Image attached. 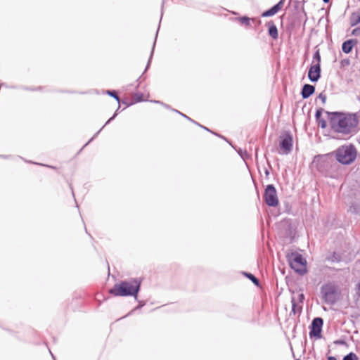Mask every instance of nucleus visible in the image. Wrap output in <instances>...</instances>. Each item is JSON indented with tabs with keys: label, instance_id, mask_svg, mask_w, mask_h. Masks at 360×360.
<instances>
[{
	"label": "nucleus",
	"instance_id": "f3484780",
	"mask_svg": "<svg viewBox=\"0 0 360 360\" xmlns=\"http://www.w3.org/2000/svg\"><path fill=\"white\" fill-rule=\"evenodd\" d=\"M360 23V11L356 13H353L350 17V25L352 27L356 26Z\"/></svg>",
	"mask_w": 360,
	"mask_h": 360
},
{
	"label": "nucleus",
	"instance_id": "c756f323",
	"mask_svg": "<svg viewBox=\"0 0 360 360\" xmlns=\"http://www.w3.org/2000/svg\"><path fill=\"white\" fill-rule=\"evenodd\" d=\"M328 360H337V359L335 356H330L328 357Z\"/></svg>",
	"mask_w": 360,
	"mask_h": 360
},
{
	"label": "nucleus",
	"instance_id": "c85d7f7f",
	"mask_svg": "<svg viewBox=\"0 0 360 360\" xmlns=\"http://www.w3.org/2000/svg\"><path fill=\"white\" fill-rule=\"evenodd\" d=\"M357 294L360 297V282L358 283L357 285Z\"/></svg>",
	"mask_w": 360,
	"mask_h": 360
},
{
	"label": "nucleus",
	"instance_id": "7c9ffc66",
	"mask_svg": "<svg viewBox=\"0 0 360 360\" xmlns=\"http://www.w3.org/2000/svg\"><path fill=\"white\" fill-rule=\"evenodd\" d=\"M330 0H323L324 3H328Z\"/></svg>",
	"mask_w": 360,
	"mask_h": 360
},
{
	"label": "nucleus",
	"instance_id": "7ed1b4c3",
	"mask_svg": "<svg viewBox=\"0 0 360 360\" xmlns=\"http://www.w3.org/2000/svg\"><path fill=\"white\" fill-rule=\"evenodd\" d=\"M319 161V169L325 172L327 176L338 179L342 176V169L339 162L334 160L332 154L321 156Z\"/></svg>",
	"mask_w": 360,
	"mask_h": 360
},
{
	"label": "nucleus",
	"instance_id": "9b49d317",
	"mask_svg": "<svg viewBox=\"0 0 360 360\" xmlns=\"http://www.w3.org/2000/svg\"><path fill=\"white\" fill-rule=\"evenodd\" d=\"M285 0H280L278 4L274 5L272 8L270 9L264 11L262 14V17H270L272 15H274L276 13H277L279 11L282 9L284 5Z\"/></svg>",
	"mask_w": 360,
	"mask_h": 360
},
{
	"label": "nucleus",
	"instance_id": "4468645a",
	"mask_svg": "<svg viewBox=\"0 0 360 360\" xmlns=\"http://www.w3.org/2000/svg\"><path fill=\"white\" fill-rule=\"evenodd\" d=\"M269 27V34L274 39H276L278 37V29L273 21H269L266 23Z\"/></svg>",
	"mask_w": 360,
	"mask_h": 360
},
{
	"label": "nucleus",
	"instance_id": "9d476101",
	"mask_svg": "<svg viewBox=\"0 0 360 360\" xmlns=\"http://www.w3.org/2000/svg\"><path fill=\"white\" fill-rule=\"evenodd\" d=\"M308 77L312 82H317L321 77V65L312 64L309 70Z\"/></svg>",
	"mask_w": 360,
	"mask_h": 360
},
{
	"label": "nucleus",
	"instance_id": "aec40b11",
	"mask_svg": "<svg viewBox=\"0 0 360 360\" xmlns=\"http://www.w3.org/2000/svg\"><path fill=\"white\" fill-rule=\"evenodd\" d=\"M343 360H359V358L356 354L350 352L344 356Z\"/></svg>",
	"mask_w": 360,
	"mask_h": 360
},
{
	"label": "nucleus",
	"instance_id": "dca6fc26",
	"mask_svg": "<svg viewBox=\"0 0 360 360\" xmlns=\"http://www.w3.org/2000/svg\"><path fill=\"white\" fill-rule=\"evenodd\" d=\"M291 302H292V311H291V313H293V314H300L301 312V310H302V305L299 304L298 303H297V300H296V298L295 297H292V300H291Z\"/></svg>",
	"mask_w": 360,
	"mask_h": 360
},
{
	"label": "nucleus",
	"instance_id": "39448f33",
	"mask_svg": "<svg viewBox=\"0 0 360 360\" xmlns=\"http://www.w3.org/2000/svg\"><path fill=\"white\" fill-rule=\"evenodd\" d=\"M321 294L326 304H334L339 298L338 286L332 282L325 283L321 288Z\"/></svg>",
	"mask_w": 360,
	"mask_h": 360
},
{
	"label": "nucleus",
	"instance_id": "6ab92c4d",
	"mask_svg": "<svg viewBox=\"0 0 360 360\" xmlns=\"http://www.w3.org/2000/svg\"><path fill=\"white\" fill-rule=\"evenodd\" d=\"M312 63H319L321 65V56L319 50L316 51L314 54Z\"/></svg>",
	"mask_w": 360,
	"mask_h": 360
},
{
	"label": "nucleus",
	"instance_id": "393cba45",
	"mask_svg": "<svg viewBox=\"0 0 360 360\" xmlns=\"http://www.w3.org/2000/svg\"><path fill=\"white\" fill-rule=\"evenodd\" d=\"M304 300V294L300 293V294L298 295L297 298L296 299L297 303V302L302 303Z\"/></svg>",
	"mask_w": 360,
	"mask_h": 360
},
{
	"label": "nucleus",
	"instance_id": "0eeeda50",
	"mask_svg": "<svg viewBox=\"0 0 360 360\" xmlns=\"http://www.w3.org/2000/svg\"><path fill=\"white\" fill-rule=\"evenodd\" d=\"M264 199L266 205L271 207H276L278 205L277 192L274 185L269 184L266 186Z\"/></svg>",
	"mask_w": 360,
	"mask_h": 360
},
{
	"label": "nucleus",
	"instance_id": "ddd939ff",
	"mask_svg": "<svg viewBox=\"0 0 360 360\" xmlns=\"http://www.w3.org/2000/svg\"><path fill=\"white\" fill-rule=\"evenodd\" d=\"M357 44L356 39H349L343 42L342 45V51L349 53L352 51L353 46Z\"/></svg>",
	"mask_w": 360,
	"mask_h": 360
},
{
	"label": "nucleus",
	"instance_id": "f8f14e48",
	"mask_svg": "<svg viewBox=\"0 0 360 360\" xmlns=\"http://www.w3.org/2000/svg\"><path fill=\"white\" fill-rule=\"evenodd\" d=\"M315 91V87L311 84H304L302 87L301 95L303 98H307Z\"/></svg>",
	"mask_w": 360,
	"mask_h": 360
},
{
	"label": "nucleus",
	"instance_id": "473e14b6",
	"mask_svg": "<svg viewBox=\"0 0 360 360\" xmlns=\"http://www.w3.org/2000/svg\"><path fill=\"white\" fill-rule=\"evenodd\" d=\"M203 128H204L205 130H207V131H210L207 128H206V127H204Z\"/></svg>",
	"mask_w": 360,
	"mask_h": 360
},
{
	"label": "nucleus",
	"instance_id": "f03ea898",
	"mask_svg": "<svg viewBox=\"0 0 360 360\" xmlns=\"http://www.w3.org/2000/svg\"><path fill=\"white\" fill-rule=\"evenodd\" d=\"M141 281L138 278H131L115 284L109 292L115 296H134L137 297L141 287Z\"/></svg>",
	"mask_w": 360,
	"mask_h": 360
},
{
	"label": "nucleus",
	"instance_id": "4be33fe9",
	"mask_svg": "<svg viewBox=\"0 0 360 360\" xmlns=\"http://www.w3.org/2000/svg\"><path fill=\"white\" fill-rule=\"evenodd\" d=\"M248 278H249L255 284H259V280L252 274H245Z\"/></svg>",
	"mask_w": 360,
	"mask_h": 360
},
{
	"label": "nucleus",
	"instance_id": "6e6552de",
	"mask_svg": "<svg viewBox=\"0 0 360 360\" xmlns=\"http://www.w3.org/2000/svg\"><path fill=\"white\" fill-rule=\"evenodd\" d=\"M280 148L285 154L289 153L292 147V136L290 133H285L281 136Z\"/></svg>",
	"mask_w": 360,
	"mask_h": 360
},
{
	"label": "nucleus",
	"instance_id": "cd10ccee",
	"mask_svg": "<svg viewBox=\"0 0 360 360\" xmlns=\"http://www.w3.org/2000/svg\"><path fill=\"white\" fill-rule=\"evenodd\" d=\"M176 112L179 113L181 115H182L183 117H186V119H188V120L193 122H195L193 120H191L190 117H188V116H186V115L180 112L178 110H175Z\"/></svg>",
	"mask_w": 360,
	"mask_h": 360
},
{
	"label": "nucleus",
	"instance_id": "423d86ee",
	"mask_svg": "<svg viewBox=\"0 0 360 360\" xmlns=\"http://www.w3.org/2000/svg\"><path fill=\"white\" fill-rule=\"evenodd\" d=\"M288 260L291 268L296 272L302 275L306 273L307 262L300 254L292 253Z\"/></svg>",
	"mask_w": 360,
	"mask_h": 360
},
{
	"label": "nucleus",
	"instance_id": "1a4fd4ad",
	"mask_svg": "<svg viewBox=\"0 0 360 360\" xmlns=\"http://www.w3.org/2000/svg\"><path fill=\"white\" fill-rule=\"evenodd\" d=\"M323 321L321 318L317 317L313 319L311 323V328L309 332V336L321 338V333L323 326Z\"/></svg>",
	"mask_w": 360,
	"mask_h": 360
},
{
	"label": "nucleus",
	"instance_id": "412c9836",
	"mask_svg": "<svg viewBox=\"0 0 360 360\" xmlns=\"http://www.w3.org/2000/svg\"><path fill=\"white\" fill-rule=\"evenodd\" d=\"M239 21L241 22V24H244L247 26L250 25V18L248 17H241L239 18Z\"/></svg>",
	"mask_w": 360,
	"mask_h": 360
},
{
	"label": "nucleus",
	"instance_id": "b1692460",
	"mask_svg": "<svg viewBox=\"0 0 360 360\" xmlns=\"http://www.w3.org/2000/svg\"><path fill=\"white\" fill-rule=\"evenodd\" d=\"M329 259L332 262H339L340 261V256L337 255L335 252H334L330 258Z\"/></svg>",
	"mask_w": 360,
	"mask_h": 360
},
{
	"label": "nucleus",
	"instance_id": "20e7f679",
	"mask_svg": "<svg viewBox=\"0 0 360 360\" xmlns=\"http://www.w3.org/2000/svg\"><path fill=\"white\" fill-rule=\"evenodd\" d=\"M336 160L342 165H349L356 158V149L352 145H344L339 147L335 152Z\"/></svg>",
	"mask_w": 360,
	"mask_h": 360
},
{
	"label": "nucleus",
	"instance_id": "a211bd4d",
	"mask_svg": "<svg viewBox=\"0 0 360 360\" xmlns=\"http://www.w3.org/2000/svg\"><path fill=\"white\" fill-rule=\"evenodd\" d=\"M120 109V106L118 107L117 110H116V112H115V114L112 115V117H111L105 123V124L89 141V142L87 143H86L85 146H86L89 142H91L99 133L100 131L102 130V129L106 125L108 124V123H110L112 120L115 119V117L117 116V111L119 110Z\"/></svg>",
	"mask_w": 360,
	"mask_h": 360
},
{
	"label": "nucleus",
	"instance_id": "2f4dec72",
	"mask_svg": "<svg viewBox=\"0 0 360 360\" xmlns=\"http://www.w3.org/2000/svg\"><path fill=\"white\" fill-rule=\"evenodd\" d=\"M265 173H266V175H269V174L268 170H266Z\"/></svg>",
	"mask_w": 360,
	"mask_h": 360
},
{
	"label": "nucleus",
	"instance_id": "5701e85b",
	"mask_svg": "<svg viewBox=\"0 0 360 360\" xmlns=\"http://www.w3.org/2000/svg\"><path fill=\"white\" fill-rule=\"evenodd\" d=\"M107 94L108 95L112 96L113 98H115L116 99V101L118 102V103H120V98L115 91H107Z\"/></svg>",
	"mask_w": 360,
	"mask_h": 360
},
{
	"label": "nucleus",
	"instance_id": "a878e982",
	"mask_svg": "<svg viewBox=\"0 0 360 360\" xmlns=\"http://www.w3.org/2000/svg\"><path fill=\"white\" fill-rule=\"evenodd\" d=\"M318 98H319V99H321V101H322L323 104H324V103H326V95H325V94H323V93H321V94L319 95Z\"/></svg>",
	"mask_w": 360,
	"mask_h": 360
},
{
	"label": "nucleus",
	"instance_id": "2eb2a0df",
	"mask_svg": "<svg viewBox=\"0 0 360 360\" xmlns=\"http://www.w3.org/2000/svg\"><path fill=\"white\" fill-rule=\"evenodd\" d=\"M323 111V110L322 108H319V109L316 110V113H315V117H316V120L319 125L321 128L323 129L326 127V122L325 121L324 119H323L321 117Z\"/></svg>",
	"mask_w": 360,
	"mask_h": 360
},
{
	"label": "nucleus",
	"instance_id": "f257e3e1",
	"mask_svg": "<svg viewBox=\"0 0 360 360\" xmlns=\"http://www.w3.org/2000/svg\"><path fill=\"white\" fill-rule=\"evenodd\" d=\"M330 115V125L333 131L349 136L357 133L360 110L354 113L334 112Z\"/></svg>",
	"mask_w": 360,
	"mask_h": 360
},
{
	"label": "nucleus",
	"instance_id": "bb28decb",
	"mask_svg": "<svg viewBox=\"0 0 360 360\" xmlns=\"http://www.w3.org/2000/svg\"><path fill=\"white\" fill-rule=\"evenodd\" d=\"M154 46H155V44H153V50H152V52H151V54H150V58L148 60V64H147V67H146V70L148 69V68L149 67V65H150V60H151V58H152V56H153V49H154Z\"/></svg>",
	"mask_w": 360,
	"mask_h": 360
}]
</instances>
